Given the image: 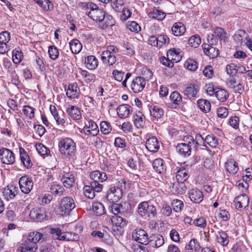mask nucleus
<instances>
[{"mask_svg":"<svg viewBox=\"0 0 252 252\" xmlns=\"http://www.w3.org/2000/svg\"><path fill=\"white\" fill-rule=\"evenodd\" d=\"M167 57H168V59H170L171 61L173 63L179 62L181 59L180 52L175 49H169L167 52Z\"/></svg>","mask_w":252,"mask_h":252,"instance_id":"obj_38","label":"nucleus"},{"mask_svg":"<svg viewBox=\"0 0 252 252\" xmlns=\"http://www.w3.org/2000/svg\"><path fill=\"white\" fill-rule=\"evenodd\" d=\"M150 247L154 248H158L164 244V240L162 236L156 234L149 238V243Z\"/></svg>","mask_w":252,"mask_h":252,"instance_id":"obj_23","label":"nucleus"},{"mask_svg":"<svg viewBox=\"0 0 252 252\" xmlns=\"http://www.w3.org/2000/svg\"><path fill=\"white\" fill-rule=\"evenodd\" d=\"M111 211L114 216H125L126 212L122 206L119 204L112 203L111 207Z\"/></svg>","mask_w":252,"mask_h":252,"instance_id":"obj_42","label":"nucleus"},{"mask_svg":"<svg viewBox=\"0 0 252 252\" xmlns=\"http://www.w3.org/2000/svg\"><path fill=\"white\" fill-rule=\"evenodd\" d=\"M133 123L137 128H143L145 124V117L140 111H136L133 115Z\"/></svg>","mask_w":252,"mask_h":252,"instance_id":"obj_27","label":"nucleus"},{"mask_svg":"<svg viewBox=\"0 0 252 252\" xmlns=\"http://www.w3.org/2000/svg\"><path fill=\"white\" fill-rule=\"evenodd\" d=\"M0 159L3 163L12 164L14 163L15 158L14 153L10 150L2 148L0 150Z\"/></svg>","mask_w":252,"mask_h":252,"instance_id":"obj_13","label":"nucleus"},{"mask_svg":"<svg viewBox=\"0 0 252 252\" xmlns=\"http://www.w3.org/2000/svg\"><path fill=\"white\" fill-rule=\"evenodd\" d=\"M154 169L158 173H162L165 171L166 166L164 161L160 158L155 159L153 162Z\"/></svg>","mask_w":252,"mask_h":252,"instance_id":"obj_36","label":"nucleus"},{"mask_svg":"<svg viewBox=\"0 0 252 252\" xmlns=\"http://www.w3.org/2000/svg\"><path fill=\"white\" fill-rule=\"evenodd\" d=\"M199 92V87L194 83L189 84L183 92L184 94L189 99H194Z\"/></svg>","mask_w":252,"mask_h":252,"instance_id":"obj_20","label":"nucleus"},{"mask_svg":"<svg viewBox=\"0 0 252 252\" xmlns=\"http://www.w3.org/2000/svg\"><path fill=\"white\" fill-rule=\"evenodd\" d=\"M205 141V144L207 143L212 148H216L218 145V139L213 134L207 135Z\"/></svg>","mask_w":252,"mask_h":252,"instance_id":"obj_52","label":"nucleus"},{"mask_svg":"<svg viewBox=\"0 0 252 252\" xmlns=\"http://www.w3.org/2000/svg\"><path fill=\"white\" fill-rule=\"evenodd\" d=\"M63 241H76L79 239V236L78 234L72 232H66L63 233V237L61 238Z\"/></svg>","mask_w":252,"mask_h":252,"instance_id":"obj_47","label":"nucleus"},{"mask_svg":"<svg viewBox=\"0 0 252 252\" xmlns=\"http://www.w3.org/2000/svg\"><path fill=\"white\" fill-rule=\"evenodd\" d=\"M214 45L211 44L209 43H204L202 45L204 53L210 58L212 59L216 58L219 54V50L214 47L213 46Z\"/></svg>","mask_w":252,"mask_h":252,"instance_id":"obj_22","label":"nucleus"},{"mask_svg":"<svg viewBox=\"0 0 252 252\" xmlns=\"http://www.w3.org/2000/svg\"><path fill=\"white\" fill-rule=\"evenodd\" d=\"M66 112L71 119L74 120H80L82 117L80 109L75 106L69 105Z\"/></svg>","mask_w":252,"mask_h":252,"instance_id":"obj_28","label":"nucleus"},{"mask_svg":"<svg viewBox=\"0 0 252 252\" xmlns=\"http://www.w3.org/2000/svg\"><path fill=\"white\" fill-rule=\"evenodd\" d=\"M92 235L94 237L103 240L104 242L108 241L107 243H111L112 239L107 233H103L101 231L94 230L92 232Z\"/></svg>","mask_w":252,"mask_h":252,"instance_id":"obj_48","label":"nucleus"},{"mask_svg":"<svg viewBox=\"0 0 252 252\" xmlns=\"http://www.w3.org/2000/svg\"><path fill=\"white\" fill-rule=\"evenodd\" d=\"M88 15L98 23L99 27L101 29H105L107 27L111 26L114 24V19L112 16L106 14L105 12L101 9H96V11H89Z\"/></svg>","mask_w":252,"mask_h":252,"instance_id":"obj_2","label":"nucleus"},{"mask_svg":"<svg viewBox=\"0 0 252 252\" xmlns=\"http://www.w3.org/2000/svg\"><path fill=\"white\" fill-rule=\"evenodd\" d=\"M48 54L50 58L53 60H56L59 55L58 49L55 46H50L49 47Z\"/></svg>","mask_w":252,"mask_h":252,"instance_id":"obj_60","label":"nucleus"},{"mask_svg":"<svg viewBox=\"0 0 252 252\" xmlns=\"http://www.w3.org/2000/svg\"><path fill=\"white\" fill-rule=\"evenodd\" d=\"M145 85V79L141 76H137L133 79L131 84V89L134 93H138L144 89Z\"/></svg>","mask_w":252,"mask_h":252,"instance_id":"obj_14","label":"nucleus"},{"mask_svg":"<svg viewBox=\"0 0 252 252\" xmlns=\"http://www.w3.org/2000/svg\"><path fill=\"white\" fill-rule=\"evenodd\" d=\"M91 179L92 180L91 182H94L96 184L102 185L100 183L105 181L107 179L106 174L103 172H100L95 170L92 172L90 175Z\"/></svg>","mask_w":252,"mask_h":252,"instance_id":"obj_19","label":"nucleus"},{"mask_svg":"<svg viewBox=\"0 0 252 252\" xmlns=\"http://www.w3.org/2000/svg\"><path fill=\"white\" fill-rule=\"evenodd\" d=\"M189 44L193 48H197L201 43V38L198 35L191 36L188 40Z\"/></svg>","mask_w":252,"mask_h":252,"instance_id":"obj_55","label":"nucleus"},{"mask_svg":"<svg viewBox=\"0 0 252 252\" xmlns=\"http://www.w3.org/2000/svg\"><path fill=\"white\" fill-rule=\"evenodd\" d=\"M125 216L119 215V216H113L112 217V221L115 223V224L117 226H125L127 221L124 217Z\"/></svg>","mask_w":252,"mask_h":252,"instance_id":"obj_46","label":"nucleus"},{"mask_svg":"<svg viewBox=\"0 0 252 252\" xmlns=\"http://www.w3.org/2000/svg\"><path fill=\"white\" fill-rule=\"evenodd\" d=\"M50 232L52 235L53 239L63 241V239H61V238L62 237H63V233H62L60 228H52L50 229Z\"/></svg>","mask_w":252,"mask_h":252,"instance_id":"obj_57","label":"nucleus"},{"mask_svg":"<svg viewBox=\"0 0 252 252\" xmlns=\"http://www.w3.org/2000/svg\"><path fill=\"white\" fill-rule=\"evenodd\" d=\"M185 66L191 71H195L197 68L196 62L190 59L187 60L185 63Z\"/></svg>","mask_w":252,"mask_h":252,"instance_id":"obj_62","label":"nucleus"},{"mask_svg":"<svg viewBox=\"0 0 252 252\" xmlns=\"http://www.w3.org/2000/svg\"><path fill=\"white\" fill-rule=\"evenodd\" d=\"M215 95L217 99L221 102L226 101L229 96L227 91L220 88H217V90H216Z\"/></svg>","mask_w":252,"mask_h":252,"instance_id":"obj_41","label":"nucleus"},{"mask_svg":"<svg viewBox=\"0 0 252 252\" xmlns=\"http://www.w3.org/2000/svg\"><path fill=\"white\" fill-rule=\"evenodd\" d=\"M85 63L88 69L92 70L97 66L98 61L94 56H89L85 59Z\"/></svg>","mask_w":252,"mask_h":252,"instance_id":"obj_37","label":"nucleus"},{"mask_svg":"<svg viewBox=\"0 0 252 252\" xmlns=\"http://www.w3.org/2000/svg\"><path fill=\"white\" fill-rule=\"evenodd\" d=\"M189 169L185 167V163L181 165V167L176 168V178L178 182H184L189 178Z\"/></svg>","mask_w":252,"mask_h":252,"instance_id":"obj_16","label":"nucleus"},{"mask_svg":"<svg viewBox=\"0 0 252 252\" xmlns=\"http://www.w3.org/2000/svg\"><path fill=\"white\" fill-rule=\"evenodd\" d=\"M184 141L186 143L178 144L176 150L181 155L187 157L190 155L192 147L194 146V139L191 136L185 137Z\"/></svg>","mask_w":252,"mask_h":252,"instance_id":"obj_5","label":"nucleus"},{"mask_svg":"<svg viewBox=\"0 0 252 252\" xmlns=\"http://www.w3.org/2000/svg\"><path fill=\"white\" fill-rule=\"evenodd\" d=\"M18 191V189L16 186L14 185L8 186L2 189V196L5 199L8 201L14 199L17 194Z\"/></svg>","mask_w":252,"mask_h":252,"instance_id":"obj_15","label":"nucleus"},{"mask_svg":"<svg viewBox=\"0 0 252 252\" xmlns=\"http://www.w3.org/2000/svg\"><path fill=\"white\" fill-rule=\"evenodd\" d=\"M170 99L172 103L175 105H179L182 100L181 95L177 91H174L171 94Z\"/></svg>","mask_w":252,"mask_h":252,"instance_id":"obj_56","label":"nucleus"},{"mask_svg":"<svg viewBox=\"0 0 252 252\" xmlns=\"http://www.w3.org/2000/svg\"><path fill=\"white\" fill-rule=\"evenodd\" d=\"M217 239L218 242L222 246H226L228 244V236L224 231H220L218 232Z\"/></svg>","mask_w":252,"mask_h":252,"instance_id":"obj_40","label":"nucleus"},{"mask_svg":"<svg viewBox=\"0 0 252 252\" xmlns=\"http://www.w3.org/2000/svg\"><path fill=\"white\" fill-rule=\"evenodd\" d=\"M102 185L96 184L94 182H91L90 185H86L84 187V194L87 198L93 199L95 196V192H100L102 190Z\"/></svg>","mask_w":252,"mask_h":252,"instance_id":"obj_11","label":"nucleus"},{"mask_svg":"<svg viewBox=\"0 0 252 252\" xmlns=\"http://www.w3.org/2000/svg\"><path fill=\"white\" fill-rule=\"evenodd\" d=\"M117 111L120 117L125 118L128 117L132 110L131 107L129 105L123 104L120 105L117 108Z\"/></svg>","mask_w":252,"mask_h":252,"instance_id":"obj_32","label":"nucleus"},{"mask_svg":"<svg viewBox=\"0 0 252 252\" xmlns=\"http://www.w3.org/2000/svg\"><path fill=\"white\" fill-rule=\"evenodd\" d=\"M246 35V32L243 30H239L234 35V40L238 43H242L244 37Z\"/></svg>","mask_w":252,"mask_h":252,"instance_id":"obj_63","label":"nucleus"},{"mask_svg":"<svg viewBox=\"0 0 252 252\" xmlns=\"http://www.w3.org/2000/svg\"><path fill=\"white\" fill-rule=\"evenodd\" d=\"M189 196L190 200L195 203L201 202L203 199L202 192L197 189H190L189 192Z\"/></svg>","mask_w":252,"mask_h":252,"instance_id":"obj_26","label":"nucleus"},{"mask_svg":"<svg viewBox=\"0 0 252 252\" xmlns=\"http://www.w3.org/2000/svg\"><path fill=\"white\" fill-rule=\"evenodd\" d=\"M149 16L154 19H157L159 20H161L165 17V14L158 10H154L153 12L149 13Z\"/></svg>","mask_w":252,"mask_h":252,"instance_id":"obj_59","label":"nucleus"},{"mask_svg":"<svg viewBox=\"0 0 252 252\" xmlns=\"http://www.w3.org/2000/svg\"><path fill=\"white\" fill-rule=\"evenodd\" d=\"M69 46L72 53L75 54L80 53L82 48L81 43L76 39H73L70 41Z\"/></svg>","mask_w":252,"mask_h":252,"instance_id":"obj_39","label":"nucleus"},{"mask_svg":"<svg viewBox=\"0 0 252 252\" xmlns=\"http://www.w3.org/2000/svg\"><path fill=\"white\" fill-rule=\"evenodd\" d=\"M187 189L184 182H178L172 184V191L176 194H182Z\"/></svg>","mask_w":252,"mask_h":252,"instance_id":"obj_34","label":"nucleus"},{"mask_svg":"<svg viewBox=\"0 0 252 252\" xmlns=\"http://www.w3.org/2000/svg\"><path fill=\"white\" fill-rule=\"evenodd\" d=\"M197 105L200 110L205 113L208 112L211 110V103L207 100L203 99L198 100Z\"/></svg>","mask_w":252,"mask_h":252,"instance_id":"obj_44","label":"nucleus"},{"mask_svg":"<svg viewBox=\"0 0 252 252\" xmlns=\"http://www.w3.org/2000/svg\"><path fill=\"white\" fill-rule=\"evenodd\" d=\"M56 123L58 125H61L63 126H67L70 124V120L63 116V113L62 115H59L55 118Z\"/></svg>","mask_w":252,"mask_h":252,"instance_id":"obj_53","label":"nucleus"},{"mask_svg":"<svg viewBox=\"0 0 252 252\" xmlns=\"http://www.w3.org/2000/svg\"><path fill=\"white\" fill-rule=\"evenodd\" d=\"M59 151L66 158L74 156L76 151V143L69 137H63L58 142Z\"/></svg>","mask_w":252,"mask_h":252,"instance_id":"obj_3","label":"nucleus"},{"mask_svg":"<svg viewBox=\"0 0 252 252\" xmlns=\"http://www.w3.org/2000/svg\"><path fill=\"white\" fill-rule=\"evenodd\" d=\"M226 85L228 87L232 89L235 93L241 94L244 90V86L240 81L236 80L234 78L228 79L227 80Z\"/></svg>","mask_w":252,"mask_h":252,"instance_id":"obj_18","label":"nucleus"},{"mask_svg":"<svg viewBox=\"0 0 252 252\" xmlns=\"http://www.w3.org/2000/svg\"><path fill=\"white\" fill-rule=\"evenodd\" d=\"M100 131L104 134H109L111 131V126L110 124L106 121H102L100 124Z\"/></svg>","mask_w":252,"mask_h":252,"instance_id":"obj_58","label":"nucleus"},{"mask_svg":"<svg viewBox=\"0 0 252 252\" xmlns=\"http://www.w3.org/2000/svg\"><path fill=\"white\" fill-rule=\"evenodd\" d=\"M171 30L175 36H179L185 32L186 27L181 22H176L174 24Z\"/></svg>","mask_w":252,"mask_h":252,"instance_id":"obj_31","label":"nucleus"},{"mask_svg":"<svg viewBox=\"0 0 252 252\" xmlns=\"http://www.w3.org/2000/svg\"><path fill=\"white\" fill-rule=\"evenodd\" d=\"M173 210L177 213L181 212L184 208V204L182 201L179 199H174L172 202Z\"/></svg>","mask_w":252,"mask_h":252,"instance_id":"obj_54","label":"nucleus"},{"mask_svg":"<svg viewBox=\"0 0 252 252\" xmlns=\"http://www.w3.org/2000/svg\"><path fill=\"white\" fill-rule=\"evenodd\" d=\"M36 149L38 153L42 156L47 155L50 153L49 150L41 143H39L36 145Z\"/></svg>","mask_w":252,"mask_h":252,"instance_id":"obj_61","label":"nucleus"},{"mask_svg":"<svg viewBox=\"0 0 252 252\" xmlns=\"http://www.w3.org/2000/svg\"><path fill=\"white\" fill-rule=\"evenodd\" d=\"M192 224L196 226L205 228L206 226V220L203 217H200L193 220Z\"/></svg>","mask_w":252,"mask_h":252,"instance_id":"obj_64","label":"nucleus"},{"mask_svg":"<svg viewBox=\"0 0 252 252\" xmlns=\"http://www.w3.org/2000/svg\"><path fill=\"white\" fill-rule=\"evenodd\" d=\"M92 209L94 213L97 216H101L105 213L103 205L100 202H94L93 204Z\"/></svg>","mask_w":252,"mask_h":252,"instance_id":"obj_43","label":"nucleus"},{"mask_svg":"<svg viewBox=\"0 0 252 252\" xmlns=\"http://www.w3.org/2000/svg\"><path fill=\"white\" fill-rule=\"evenodd\" d=\"M19 184L21 191L25 194L29 193L33 186L32 179L27 176L21 177L19 179Z\"/></svg>","mask_w":252,"mask_h":252,"instance_id":"obj_12","label":"nucleus"},{"mask_svg":"<svg viewBox=\"0 0 252 252\" xmlns=\"http://www.w3.org/2000/svg\"><path fill=\"white\" fill-rule=\"evenodd\" d=\"M46 216L44 209L41 208H34L30 213V217L33 220L40 221L44 220Z\"/></svg>","mask_w":252,"mask_h":252,"instance_id":"obj_25","label":"nucleus"},{"mask_svg":"<svg viewBox=\"0 0 252 252\" xmlns=\"http://www.w3.org/2000/svg\"><path fill=\"white\" fill-rule=\"evenodd\" d=\"M150 113L151 116L156 119L160 118L164 114L163 110L158 106H151L150 108Z\"/></svg>","mask_w":252,"mask_h":252,"instance_id":"obj_35","label":"nucleus"},{"mask_svg":"<svg viewBox=\"0 0 252 252\" xmlns=\"http://www.w3.org/2000/svg\"><path fill=\"white\" fill-rule=\"evenodd\" d=\"M19 152L21 160L24 166L28 169L31 168L32 165V163L26 151L24 148L20 147Z\"/></svg>","mask_w":252,"mask_h":252,"instance_id":"obj_29","label":"nucleus"},{"mask_svg":"<svg viewBox=\"0 0 252 252\" xmlns=\"http://www.w3.org/2000/svg\"><path fill=\"white\" fill-rule=\"evenodd\" d=\"M146 147L149 152L156 153L159 148V142L157 137L152 136L147 140Z\"/></svg>","mask_w":252,"mask_h":252,"instance_id":"obj_21","label":"nucleus"},{"mask_svg":"<svg viewBox=\"0 0 252 252\" xmlns=\"http://www.w3.org/2000/svg\"><path fill=\"white\" fill-rule=\"evenodd\" d=\"M23 57V53L20 49H16L12 51V60L15 64L20 63L22 61Z\"/></svg>","mask_w":252,"mask_h":252,"instance_id":"obj_51","label":"nucleus"},{"mask_svg":"<svg viewBox=\"0 0 252 252\" xmlns=\"http://www.w3.org/2000/svg\"><path fill=\"white\" fill-rule=\"evenodd\" d=\"M234 203L237 209L246 208L249 205V198L247 194H243L236 197Z\"/></svg>","mask_w":252,"mask_h":252,"instance_id":"obj_17","label":"nucleus"},{"mask_svg":"<svg viewBox=\"0 0 252 252\" xmlns=\"http://www.w3.org/2000/svg\"><path fill=\"white\" fill-rule=\"evenodd\" d=\"M200 245L195 239H191L185 248L186 251H189L188 252H192L193 250L197 251L200 249Z\"/></svg>","mask_w":252,"mask_h":252,"instance_id":"obj_45","label":"nucleus"},{"mask_svg":"<svg viewBox=\"0 0 252 252\" xmlns=\"http://www.w3.org/2000/svg\"><path fill=\"white\" fill-rule=\"evenodd\" d=\"M64 191L63 188L60 185L54 183L50 187L51 193L55 195H62Z\"/></svg>","mask_w":252,"mask_h":252,"instance_id":"obj_49","label":"nucleus"},{"mask_svg":"<svg viewBox=\"0 0 252 252\" xmlns=\"http://www.w3.org/2000/svg\"><path fill=\"white\" fill-rule=\"evenodd\" d=\"M75 205L74 200L70 197L63 198L61 202L59 208L62 216L66 215L75 208Z\"/></svg>","mask_w":252,"mask_h":252,"instance_id":"obj_7","label":"nucleus"},{"mask_svg":"<svg viewBox=\"0 0 252 252\" xmlns=\"http://www.w3.org/2000/svg\"><path fill=\"white\" fill-rule=\"evenodd\" d=\"M125 1L124 0H111V4L113 9L117 12H120L123 9Z\"/></svg>","mask_w":252,"mask_h":252,"instance_id":"obj_50","label":"nucleus"},{"mask_svg":"<svg viewBox=\"0 0 252 252\" xmlns=\"http://www.w3.org/2000/svg\"><path fill=\"white\" fill-rule=\"evenodd\" d=\"M137 212L141 217L149 219L154 218L157 214L155 206L147 201L141 202L138 205Z\"/></svg>","mask_w":252,"mask_h":252,"instance_id":"obj_4","label":"nucleus"},{"mask_svg":"<svg viewBox=\"0 0 252 252\" xmlns=\"http://www.w3.org/2000/svg\"><path fill=\"white\" fill-rule=\"evenodd\" d=\"M132 239L137 242L147 245L149 243V236L147 232L141 228L135 229L132 233Z\"/></svg>","mask_w":252,"mask_h":252,"instance_id":"obj_9","label":"nucleus"},{"mask_svg":"<svg viewBox=\"0 0 252 252\" xmlns=\"http://www.w3.org/2000/svg\"><path fill=\"white\" fill-rule=\"evenodd\" d=\"M42 237V234L39 232H30L27 239L21 244L16 252H35L37 249L36 243L39 242Z\"/></svg>","mask_w":252,"mask_h":252,"instance_id":"obj_1","label":"nucleus"},{"mask_svg":"<svg viewBox=\"0 0 252 252\" xmlns=\"http://www.w3.org/2000/svg\"><path fill=\"white\" fill-rule=\"evenodd\" d=\"M122 195V190L119 188L113 187L108 190L106 198L110 203H115L120 200Z\"/></svg>","mask_w":252,"mask_h":252,"instance_id":"obj_10","label":"nucleus"},{"mask_svg":"<svg viewBox=\"0 0 252 252\" xmlns=\"http://www.w3.org/2000/svg\"><path fill=\"white\" fill-rule=\"evenodd\" d=\"M62 180L64 187L70 188L74 183V175L72 173H65L62 176Z\"/></svg>","mask_w":252,"mask_h":252,"instance_id":"obj_33","label":"nucleus"},{"mask_svg":"<svg viewBox=\"0 0 252 252\" xmlns=\"http://www.w3.org/2000/svg\"><path fill=\"white\" fill-rule=\"evenodd\" d=\"M226 37V32L224 30L220 27L216 28L214 32V33L208 35L207 40L208 43L212 45H217L218 40H224Z\"/></svg>","mask_w":252,"mask_h":252,"instance_id":"obj_8","label":"nucleus"},{"mask_svg":"<svg viewBox=\"0 0 252 252\" xmlns=\"http://www.w3.org/2000/svg\"><path fill=\"white\" fill-rule=\"evenodd\" d=\"M80 94V89L76 83L68 85L66 94L70 99L78 98Z\"/></svg>","mask_w":252,"mask_h":252,"instance_id":"obj_24","label":"nucleus"},{"mask_svg":"<svg viewBox=\"0 0 252 252\" xmlns=\"http://www.w3.org/2000/svg\"><path fill=\"white\" fill-rule=\"evenodd\" d=\"M225 168L226 170L232 175L237 173L239 170L238 163L234 159L227 160L225 163Z\"/></svg>","mask_w":252,"mask_h":252,"instance_id":"obj_30","label":"nucleus"},{"mask_svg":"<svg viewBox=\"0 0 252 252\" xmlns=\"http://www.w3.org/2000/svg\"><path fill=\"white\" fill-rule=\"evenodd\" d=\"M119 49L116 46L113 45L108 46L106 50L103 51L101 54L102 61L109 65L114 64L116 61V58L113 54L117 53Z\"/></svg>","mask_w":252,"mask_h":252,"instance_id":"obj_6","label":"nucleus"}]
</instances>
